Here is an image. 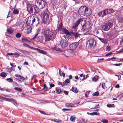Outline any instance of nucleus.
I'll use <instances>...</instances> for the list:
<instances>
[{
  "mask_svg": "<svg viewBox=\"0 0 123 123\" xmlns=\"http://www.w3.org/2000/svg\"><path fill=\"white\" fill-rule=\"evenodd\" d=\"M42 32L44 34L45 38V42L50 41L55 37L56 33L55 31L46 29L43 30Z\"/></svg>",
  "mask_w": 123,
  "mask_h": 123,
  "instance_id": "obj_1",
  "label": "nucleus"
},
{
  "mask_svg": "<svg viewBox=\"0 0 123 123\" xmlns=\"http://www.w3.org/2000/svg\"><path fill=\"white\" fill-rule=\"evenodd\" d=\"M47 4L46 1L44 0H36L35 5L37 7L40 9H43Z\"/></svg>",
  "mask_w": 123,
  "mask_h": 123,
  "instance_id": "obj_2",
  "label": "nucleus"
},
{
  "mask_svg": "<svg viewBox=\"0 0 123 123\" xmlns=\"http://www.w3.org/2000/svg\"><path fill=\"white\" fill-rule=\"evenodd\" d=\"M47 11V10L46 9L45 11L43 12V22L45 24H49V22L50 20L49 19V16L48 13L46 12Z\"/></svg>",
  "mask_w": 123,
  "mask_h": 123,
  "instance_id": "obj_3",
  "label": "nucleus"
},
{
  "mask_svg": "<svg viewBox=\"0 0 123 123\" xmlns=\"http://www.w3.org/2000/svg\"><path fill=\"white\" fill-rule=\"evenodd\" d=\"M88 47L90 49L93 48L96 44V42L94 39L92 38L89 40L88 41Z\"/></svg>",
  "mask_w": 123,
  "mask_h": 123,
  "instance_id": "obj_4",
  "label": "nucleus"
},
{
  "mask_svg": "<svg viewBox=\"0 0 123 123\" xmlns=\"http://www.w3.org/2000/svg\"><path fill=\"white\" fill-rule=\"evenodd\" d=\"M113 25L112 23L109 22L105 23L102 27L103 30L105 31H107L109 30L112 27Z\"/></svg>",
  "mask_w": 123,
  "mask_h": 123,
  "instance_id": "obj_5",
  "label": "nucleus"
},
{
  "mask_svg": "<svg viewBox=\"0 0 123 123\" xmlns=\"http://www.w3.org/2000/svg\"><path fill=\"white\" fill-rule=\"evenodd\" d=\"M84 24L82 26V29L84 30H87L90 29L91 26V24L88 21H86L84 20L83 21Z\"/></svg>",
  "mask_w": 123,
  "mask_h": 123,
  "instance_id": "obj_6",
  "label": "nucleus"
},
{
  "mask_svg": "<svg viewBox=\"0 0 123 123\" xmlns=\"http://www.w3.org/2000/svg\"><path fill=\"white\" fill-rule=\"evenodd\" d=\"M33 19L32 20V25L37 26L40 23V19L37 16L36 17L33 16Z\"/></svg>",
  "mask_w": 123,
  "mask_h": 123,
  "instance_id": "obj_7",
  "label": "nucleus"
},
{
  "mask_svg": "<svg viewBox=\"0 0 123 123\" xmlns=\"http://www.w3.org/2000/svg\"><path fill=\"white\" fill-rule=\"evenodd\" d=\"M60 43L61 46L62 47L65 48L68 46V42L66 40L62 39L61 40Z\"/></svg>",
  "mask_w": 123,
  "mask_h": 123,
  "instance_id": "obj_8",
  "label": "nucleus"
},
{
  "mask_svg": "<svg viewBox=\"0 0 123 123\" xmlns=\"http://www.w3.org/2000/svg\"><path fill=\"white\" fill-rule=\"evenodd\" d=\"M86 8V6H82L79 8L78 10V13L80 15H84L85 11Z\"/></svg>",
  "mask_w": 123,
  "mask_h": 123,
  "instance_id": "obj_9",
  "label": "nucleus"
},
{
  "mask_svg": "<svg viewBox=\"0 0 123 123\" xmlns=\"http://www.w3.org/2000/svg\"><path fill=\"white\" fill-rule=\"evenodd\" d=\"M79 45L78 42H77L73 43L69 46L70 49L71 50V51H73V50L75 49Z\"/></svg>",
  "mask_w": 123,
  "mask_h": 123,
  "instance_id": "obj_10",
  "label": "nucleus"
},
{
  "mask_svg": "<svg viewBox=\"0 0 123 123\" xmlns=\"http://www.w3.org/2000/svg\"><path fill=\"white\" fill-rule=\"evenodd\" d=\"M34 8V7L30 4H28L27 5V11L30 13H33Z\"/></svg>",
  "mask_w": 123,
  "mask_h": 123,
  "instance_id": "obj_11",
  "label": "nucleus"
},
{
  "mask_svg": "<svg viewBox=\"0 0 123 123\" xmlns=\"http://www.w3.org/2000/svg\"><path fill=\"white\" fill-rule=\"evenodd\" d=\"M85 13L84 15L88 17L90 16L92 14V11L91 10L89 9L88 8L86 7L85 10Z\"/></svg>",
  "mask_w": 123,
  "mask_h": 123,
  "instance_id": "obj_12",
  "label": "nucleus"
},
{
  "mask_svg": "<svg viewBox=\"0 0 123 123\" xmlns=\"http://www.w3.org/2000/svg\"><path fill=\"white\" fill-rule=\"evenodd\" d=\"M83 21V20L82 18H80L78 19L77 21H76L74 25V26L75 27H77L80 23Z\"/></svg>",
  "mask_w": 123,
  "mask_h": 123,
  "instance_id": "obj_13",
  "label": "nucleus"
},
{
  "mask_svg": "<svg viewBox=\"0 0 123 123\" xmlns=\"http://www.w3.org/2000/svg\"><path fill=\"white\" fill-rule=\"evenodd\" d=\"M98 39L102 42L104 44L107 43L108 42V40L107 39L105 38H101L99 37Z\"/></svg>",
  "mask_w": 123,
  "mask_h": 123,
  "instance_id": "obj_14",
  "label": "nucleus"
},
{
  "mask_svg": "<svg viewBox=\"0 0 123 123\" xmlns=\"http://www.w3.org/2000/svg\"><path fill=\"white\" fill-rule=\"evenodd\" d=\"M36 50H37L38 52L41 53L42 54H44V55H46L47 54V53L45 51H43V50L40 49L38 48H36Z\"/></svg>",
  "mask_w": 123,
  "mask_h": 123,
  "instance_id": "obj_15",
  "label": "nucleus"
},
{
  "mask_svg": "<svg viewBox=\"0 0 123 123\" xmlns=\"http://www.w3.org/2000/svg\"><path fill=\"white\" fill-rule=\"evenodd\" d=\"M23 46L24 47H28L31 49H32L34 50H36V48H34L30 46L29 45L26 44L25 43H23Z\"/></svg>",
  "mask_w": 123,
  "mask_h": 123,
  "instance_id": "obj_16",
  "label": "nucleus"
},
{
  "mask_svg": "<svg viewBox=\"0 0 123 123\" xmlns=\"http://www.w3.org/2000/svg\"><path fill=\"white\" fill-rule=\"evenodd\" d=\"M65 105L68 107H74V105L72 103H67Z\"/></svg>",
  "mask_w": 123,
  "mask_h": 123,
  "instance_id": "obj_17",
  "label": "nucleus"
},
{
  "mask_svg": "<svg viewBox=\"0 0 123 123\" xmlns=\"http://www.w3.org/2000/svg\"><path fill=\"white\" fill-rule=\"evenodd\" d=\"M44 37L42 36H39L37 37V40L40 42H42L44 40Z\"/></svg>",
  "mask_w": 123,
  "mask_h": 123,
  "instance_id": "obj_18",
  "label": "nucleus"
},
{
  "mask_svg": "<svg viewBox=\"0 0 123 123\" xmlns=\"http://www.w3.org/2000/svg\"><path fill=\"white\" fill-rule=\"evenodd\" d=\"M102 13H103V15H104V16L109 14L108 9H105L104 10L102 11Z\"/></svg>",
  "mask_w": 123,
  "mask_h": 123,
  "instance_id": "obj_19",
  "label": "nucleus"
},
{
  "mask_svg": "<svg viewBox=\"0 0 123 123\" xmlns=\"http://www.w3.org/2000/svg\"><path fill=\"white\" fill-rule=\"evenodd\" d=\"M71 33L74 35L75 38H77L80 35V34H79L77 32H74L73 31L71 32Z\"/></svg>",
  "mask_w": 123,
  "mask_h": 123,
  "instance_id": "obj_20",
  "label": "nucleus"
},
{
  "mask_svg": "<svg viewBox=\"0 0 123 123\" xmlns=\"http://www.w3.org/2000/svg\"><path fill=\"white\" fill-rule=\"evenodd\" d=\"M7 31L8 32V33L11 34L13 32V30L12 28H10L8 29H7Z\"/></svg>",
  "mask_w": 123,
  "mask_h": 123,
  "instance_id": "obj_21",
  "label": "nucleus"
},
{
  "mask_svg": "<svg viewBox=\"0 0 123 123\" xmlns=\"http://www.w3.org/2000/svg\"><path fill=\"white\" fill-rule=\"evenodd\" d=\"M99 78V77L97 75L95 76L92 78V80L94 82H96Z\"/></svg>",
  "mask_w": 123,
  "mask_h": 123,
  "instance_id": "obj_22",
  "label": "nucleus"
},
{
  "mask_svg": "<svg viewBox=\"0 0 123 123\" xmlns=\"http://www.w3.org/2000/svg\"><path fill=\"white\" fill-rule=\"evenodd\" d=\"M55 89L56 93L57 94H59L61 92H62L61 89L59 87H56V88Z\"/></svg>",
  "mask_w": 123,
  "mask_h": 123,
  "instance_id": "obj_23",
  "label": "nucleus"
},
{
  "mask_svg": "<svg viewBox=\"0 0 123 123\" xmlns=\"http://www.w3.org/2000/svg\"><path fill=\"white\" fill-rule=\"evenodd\" d=\"M62 22H61L60 24L58 26V29L60 30H62L63 29L62 27Z\"/></svg>",
  "mask_w": 123,
  "mask_h": 123,
  "instance_id": "obj_24",
  "label": "nucleus"
},
{
  "mask_svg": "<svg viewBox=\"0 0 123 123\" xmlns=\"http://www.w3.org/2000/svg\"><path fill=\"white\" fill-rule=\"evenodd\" d=\"M72 90L73 92L75 93H77L78 92V90L77 88L76 87H73L72 88Z\"/></svg>",
  "mask_w": 123,
  "mask_h": 123,
  "instance_id": "obj_25",
  "label": "nucleus"
},
{
  "mask_svg": "<svg viewBox=\"0 0 123 123\" xmlns=\"http://www.w3.org/2000/svg\"><path fill=\"white\" fill-rule=\"evenodd\" d=\"M22 40L23 41H25V42H27L28 43L31 42V41H30L28 40L27 39H26L25 37H22Z\"/></svg>",
  "mask_w": 123,
  "mask_h": 123,
  "instance_id": "obj_26",
  "label": "nucleus"
},
{
  "mask_svg": "<svg viewBox=\"0 0 123 123\" xmlns=\"http://www.w3.org/2000/svg\"><path fill=\"white\" fill-rule=\"evenodd\" d=\"M53 49L54 50L59 51H62L61 50L60 48L56 47H55L53 48Z\"/></svg>",
  "mask_w": 123,
  "mask_h": 123,
  "instance_id": "obj_27",
  "label": "nucleus"
},
{
  "mask_svg": "<svg viewBox=\"0 0 123 123\" xmlns=\"http://www.w3.org/2000/svg\"><path fill=\"white\" fill-rule=\"evenodd\" d=\"M31 28L30 27H29L27 28V33L29 34L31 33Z\"/></svg>",
  "mask_w": 123,
  "mask_h": 123,
  "instance_id": "obj_28",
  "label": "nucleus"
},
{
  "mask_svg": "<svg viewBox=\"0 0 123 123\" xmlns=\"http://www.w3.org/2000/svg\"><path fill=\"white\" fill-rule=\"evenodd\" d=\"M12 12L10 11H9L7 18H8L9 17H12Z\"/></svg>",
  "mask_w": 123,
  "mask_h": 123,
  "instance_id": "obj_29",
  "label": "nucleus"
},
{
  "mask_svg": "<svg viewBox=\"0 0 123 123\" xmlns=\"http://www.w3.org/2000/svg\"><path fill=\"white\" fill-rule=\"evenodd\" d=\"M63 31L65 32L66 34H68L69 33V32L67 29L63 28L62 30Z\"/></svg>",
  "mask_w": 123,
  "mask_h": 123,
  "instance_id": "obj_30",
  "label": "nucleus"
},
{
  "mask_svg": "<svg viewBox=\"0 0 123 123\" xmlns=\"http://www.w3.org/2000/svg\"><path fill=\"white\" fill-rule=\"evenodd\" d=\"M43 89L44 90V91H47L49 90L48 88L46 86V85L45 84L44 85Z\"/></svg>",
  "mask_w": 123,
  "mask_h": 123,
  "instance_id": "obj_31",
  "label": "nucleus"
},
{
  "mask_svg": "<svg viewBox=\"0 0 123 123\" xmlns=\"http://www.w3.org/2000/svg\"><path fill=\"white\" fill-rule=\"evenodd\" d=\"M21 23V22L20 21V20H18L17 21V22L16 24V26H19L20 25V24Z\"/></svg>",
  "mask_w": 123,
  "mask_h": 123,
  "instance_id": "obj_32",
  "label": "nucleus"
},
{
  "mask_svg": "<svg viewBox=\"0 0 123 123\" xmlns=\"http://www.w3.org/2000/svg\"><path fill=\"white\" fill-rule=\"evenodd\" d=\"M53 121L55 122L58 123H61L62 122V120L57 119H54Z\"/></svg>",
  "mask_w": 123,
  "mask_h": 123,
  "instance_id": "obj_33",
  "label": "nucleus"
},
{
  "mask_svg": "<svg viewBox=\"0 0 123 123\" xmlns=\"http://www.w3.org/2000/svg\"><path fill=\"white\" fill-rule=\"evenodd\" d=\"M14 89L20 92H21L22 91V89L20 88L15 87Z\"/></svg>",
  "mask_w": 123,
  "mask_h": 123,
  "instance_id": "obj_34",
  "label": "nucleus"
},
{
  "mask_svg": "<svg viewBox=\"0 0 123 123\" xmlns=\"http://www.w3.org/2000/svg\"><path fill=\"white\" fill-rule=\"evenodd\" d=\"M13 14H18L19 13V11L18 10L14 9L13 12Z\"/></svg>",
  "mask_w": 123,
  "mask_h": 123,
  "instance_id": "obj_35",
  "label": "nucleus"
},
{
  "mask_svg": "<svg viewBox=\"0 0 123 123\" xmlns=\"http://www.w3.org/2000/svg\"><path fill=\"white\" fill-rule=\"evenodd\" d=\"M103 13H102V11L100 12L99 13H98L97 14V16L99 17H103L104 16V15H103Z\"/></svg>",
  "mask_w": 123,
  "mask_h": 123,
  "instance_id": "obj_36",
  "label": "nucleus"
},
{
  "mask_svg": "<svg viewBox=\"0 0 123 123\" xmlns=\"http://www.w3.org/2000/svg\"><path fill=\"white\" fill-rule=\"evenodd\" d=\"M108 10H109V14L113 13L115 12L112 9H108Z\"/></svg>",
  "mask_w": 123,
  "mask_h": 123,
  "instance_id": "obj_37",
  "label": "nucleus"
},
{
  "mask_svg": "<svg viewBox=\"0 0 123 123\" xmlns=\"http://www.w3.org/2000/svg\"><path fill=\"white\" fill-rule=\"evenodd\" d=\"M19 79L20 80H22V81H23L25 80V78L23 76H22L21 75V76L19 78Z\"/></svg>",
  "mask_w": 123,
  "mask_h": 123,
  "instance_id": "obj_38",
  "label": "nucleus"
},
{
  "mask_svg": "<svg viewBox=\"0 0 123 123\" xmlns=\"http://www.w3.org/2000/svg\"><path fill=\"white\" fill-rule=\"evenodd\" d=\"M6 80L8 82L10 83H11L13 82V79L11 78H7Z\"/></svg>",
  "mask_w": 123,
  "mask_h": 123,
  "instance_id": "obj_39",
  "label": "nucleus"
},
{
  "mask_svg": "<svg viewBox=\"0 0 123 123\" xmlns=\"http://www.w3.org/2000/svg\"><path fill=\"white\" fill-rule=\"evenodd\" d=\"M64 82L66 85H67L68 83H70V81L69 79H67L65 80Z\"/></svg>",
  "mask_w": 123,
  "mask_h": 123,
  "instance_id": "obj_40",
  "label": "nucleus"
},
{
  "mask_svg": "<svg viewBox=\"0 0 123 123\" xmlns=\"http://www.w3.org/2000/svg\"><path fill=\"white\" fill-rule=\"evenodd\" d=\"M93 96H98L99 95V93L98 92H96L93 93L92 94Z\"/></svg>",
  "mask_w": 123,
  "mask_h": 123,
  "instance_id": "obj_41",
  "label": "nucleus"
},
{
  "mask_svg": "<svg viewBox=\"0 0 123 123\" xmlns=\"http://www.w3.org/2000/svg\"><path fill=\"white\" fill-rule=\"evenodd\" d=\"M87 75H86V78H85V75H83V74H80V77H82L83 76V79L82 80H84L85 79H86V78L87 77Z\"/></svg>",
  "mask_w": 123,
  "mask_h": 123,
  "instance_id": "obj_42",
  "label": "nucleus"
},
{
  "mask_svg": "<svg viewBox=\"0 0 123 123\" xmlns=\"http://www.w3.org/2000/svg\"><path fill=\"white\" fill-rule=\"evenodd\" d=\"M21 35L19 33H18L16 35V36L17 38H19L21 37Z\"/></svg>",
  "mask_w": 123,
  "mask_h": 123,
  "instance_id": "obj_43",
  "label": "nucleus"
},
{
  "mask_svg": "<svg viewBox=\"0 0 123 123\" xmlns=\"http://www.w3.org/2000/svg\"><path fill=\"white\" fill-rule=\"evenodd\" d=\"M74 25H73L72 27V28L73 29V30L75 31H76L77 30V29L76 28L77 27H75L74 26Z\"/></svg>",
  "mask_w": 123,
  "mask_h": 123,
  "instance_id": "obj_44",
  "label": "nucleus"
},
{
  "mask_svg": "<svg viewBox=\"0 0 123 123\" xmlns=\"http://www.w3.org/2000/svg\"><path fill=\"white\" fill-rule=\"evenodd\" d=\"M4 98L5 99H6V100L8 101L11 102L12 100V98Z\"/></svg>",
  "mask_w": 123,
  "mask_h": 123,
  "instance_id": "obj_45",
  "label": "nucleus"
},
{
  "mask_svg": "<svg viewBox=\"0 0 123 123\" xmlns=\"http://www.w3.org/2000/svg\"><path fill=\"white\" fill-rule=\"evenodd\" d=\"M11 102L14 105L17 104V103L12 98V100Z\"/></svg>",
  "mask_w": 123,
  "mask_h": 123,
  "instance_id": "obj_46",
  "label": "nucleus"
},
{
  "mask_svg": "<svg viewBox=\"0 0 123 123\" xmlns=\"http://www.w3.org/2000/svg\"><path fill=\"white\" fill-rule=\"evenodd\" d=\"M1 76L3 77H5L6 76V74L4 72H3L1 74Z\"/></svg>",
  "mask_w": 123,
  "mask_h": 123,
  "instance_id": "obj_47",
  "label": "nucleus"
},
{
  "mask_svg": "<svg viewBox=\"0 0 123 123\" xmlns=\"http://www.w3.org/2000/svg\"><path fill=\"white\" fill-rule=\"evenodd\" d=\"M90 114V115H98L97 112H94L92 113H91Z\"/></svg>",
  "mask_w": 123,
  "mask_h": 123,
  "instance_id": "obj_48",
  "label": "nucleus"
},
{
  "mask_svg": "<svg viewBox=\"0 0 123 123\" xmlns=\"http://www.w3.org/2000/svg\"><path fill=\"white\" fill-rule=\"evenodd\" d=\"M92 105H94V106L93 107H90V108L91 109H94L95 108H96V106H97V105H96L95 104V103H93Z\"/></svg>",
  "mask_w": 123,
  "mask_h": 123,
  "instance_id": "obj_49",
  "label": "nucleus"
},
{
  "mask_svg": "<svg viewBox=\"0 0 123 123\" xmlns=\"http://www.w3.org/2000/svg\"><path fill=\"white\" fill-rule=\"evenodd\" d=\"M103 123H107L108 121L106 119H102L101 121Z\"/></svg>",
  "mask_w": 123,
  "mask_h": 123,
  "instance_id": "obj_50",
  "label": "nucleus"
},
{
  "mask_svg": "<svg viewBox=\"0 0 123 123\" xmlns=\"http://www.w3.org/2000/svg\"><path fill=\"white\" fill-rule=\"evenodd\" d=\"M72 110L71 109L63 108L62 109L63 111H70Z\"/></svg>",
  "mask_w": 123,
  "mask_h": 123,
  "instance_id": "obj_51",
  "label": "nucleus"
},
{
  "mask_svg": "<svg viewBox=\"0 0 123 123\" xmlns=\"http://www.w3.org/2000/svg\"><path fill=\"white\" fill-rule=\"evenodd\" d=\"M75 119V118L72 116L70 117V120L72 121H73Z\"/></svg>",
  "mask_w": 123,
  "mask_h": 123,
  "instance_id": "obj_52",
  "label": "nucleus"
},
{
  "mask_svg": "<svg viewBox=\"0 0 123 123\" xmlns=\"http://www.w3.org/2000/svg\"><path fill=\"white\" fill-rule=\"evenodd\" d=\"M13 55H15L17 57H18L20 55L17 52L13 53Z\"/></svg>",
  "mask_w": 123,
  "mask_h": 123,
  "instance_id": "obj_53",
  "label": "nucleus"
},
{
  "mask_svg": "<svg viewBox=\"0 0 123 123\" xmlns=\"http://www.w3.org/2000/svg\"><path fill=\"white\" fill-rule=\"evenodd\" d=\"M123 97V93L120 94L118 96V97L119 98H121Z\"/></svg>",
  "mask_w": 123,
  "mask_h": 123,
  "instance_id": "obj_54",
  "label": "nucleus"
},
{
  "mask_svg": "<svg viewBox=\"0 0 123 123\" xmlns=\"http://www.w3.org/2000/svg\"><path fill=\"white\" fill-rule=\"evenodd\" d=\"M123 51V48L122 49L118 51H117V53H121V52H122Z\"/></svg>",
  "mask_w": 123,
  "mask_h": 123,
  "instance_id": "obj_55",
  "label": "nucleus"
},
{
  "mask_svg": "<svg viewBox=\"0 0 123 123\" xmlns=\"http://www.w3.org/2000/svg\"><path fill=\"white\" fill-rule=\"evenodd\" d=\"M112 105H114L113 104L112 105L111 104H108L107 105V106L109 107H113Z\"/></svg>",
  "mask_w": 123,
  "mask_h": 123,
  "instance_id": "obj_56",
  "label": "nucleus"
},
{
  "mask_svg": "<svg viewBox=\"0 0 123 123\" xmlns=\"http://www.w3.org/2000/svg\"><path fill=\"white\" fill-rule=\"evenodd\" d=\"M38 34V33H37V34L35 35V36L32 38V39L34 40Z\"/></svg>",
  "mask_w": 123,
  "mask_h": 123,
  "instance_id": "obj_57",
  "label": "nucleus"
},
{
  "mask_svg": "<svg viewBox=\"0 0 123 123\" xmlns=\"http://www.w3.org/2000/svg\"><path fill=\"white\" fill-rule=\"evenodd\" d=\"M106 50L107 51H109L111 50L110 47L109 46H107L106 47Z\"/></svg>",
  "mask_w": 123,
  "mask_h": 123,
  "instance_id": "obj_58",
  "label": "nucleus"
},
{
  "mask_svg": "<svg viewBox=\"0 0 123 123\" xmlns=\"http://www.w3.org/2000/svg\"><path fill=\"white\" fill-rule=\"evenodd\" d=\"M30 21V20H29V19H28V20L26 22V23L27 24V25H29L30 23H29V21Z\"/></svg>",
  "mask_w": 123,
  "mask_h": 123,
  "instance_id": "obj_59",
  "label": "nucleus"
},
{
  "mask_svg": "<svg viewBox=\"0 0 123 123\" xmlns=\"http://www.w3.org/2000/svg\"><path fill=\"white\" fill-rule=\"evenodd\" d=\"M39 111L42 114H45V115H47V114L44 111H41L39 110Z\"/></svg>",
  "mask_w": 123,
  "mask_h": 123,
  "instance_id": "obj_60",
  "label": "nucleus"
},
{
  "mask_svg": "<svg viewBox=\"0 0 123 123\" xmlns=\"http://www.w3.org/2000/svg\"><path fill=\"white\" fill-rule=\"evenodd\" d=\"M80 123H86V122L83 120L82 119L79 122Z\"/></svg>",
  "mask_w": 123,
  "mask_h": 123,
  "instance_id": "obj_61",
  "label": "nucleus"
},
{
  "mask_svg": "<svg viewBox=\"0 0 123 123\" xmlns=\"http://www.w3.org/2000/svg\"><path fill=\"white\" fill-rule=\"evenodd\" d=\"M37 77V76L36 75H34L32 77L31 79L33 80V79H35Z\"/></svg>",
  "mask_w": 123,
  "mask_h": 123,
  "instance_id": "obj_62",
  "label": "nucleus"
},
{
  "mask_svg": "<svg viewBox=\"0 0 123 123\" xmlns=\"http://www.w3.org/2000/svg\"><path fill=\"white\" fill-rule=\"evenodd\" d=\"M112 54V52H110V53H108L107 54H106V55H105V56H109V55H110Z\"/></svg>",
  "mask_w": 123,
  "mask_h": 123,
  "instance_id": "obj_63",
  "label": "nucleus"
},
{
  "mask_svg": "<svg viewBox=\"0 0 123 123\" xmlns=\"http://www.w3.org/2000/svg\"><path fill=\"white\" fill-rule=\"evenodd\" d=\"M7 55H13V53H9L7 54Z\"/></svg>",
  "mask_w": 123,
  "mask_h": 123,
  "instance_id": "obj_64",
  "label": "nucleus"
}]
</instances>
